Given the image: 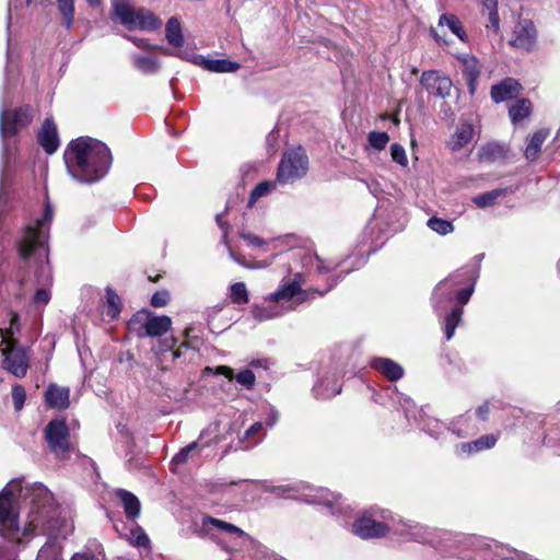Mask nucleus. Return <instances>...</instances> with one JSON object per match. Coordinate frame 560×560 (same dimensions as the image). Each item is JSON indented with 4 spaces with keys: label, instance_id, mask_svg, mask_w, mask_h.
Listing matches in <instances>:
<instances>
[{
    "label": "nucleus",
    "instance_id": "nucleus-1",
    "mask_svg": "<svg viewBox=\"0 0 560 560\" xmlns=\"http://www.w3.org/2000/svg\"><path fill=\"white\" fill-rule=\"evenodd\" d=\"M282 256L288 264V277L266 301L280 305L289 303L288 310H294L316 295H326L343 279V273L349 272L337 273L338 262L322 259L311 248H291Z\"/></svg>",
    "mask_w": 560,
    "mask_h": 560
},
{
    "label": "nucleus",
    "instance_id": "nucleus-2",
    "mask_svg": "<svg viewBox=\"0 0 560 560\" xmlns=\"http://www.w3.org/2000/svg\"><path fill=\"white\" fill-rule=\"evenodd\" d=\"M485 254H478L465 266L458 268L434 287L431 305L440 318L445 339L450 341L462 322L464 306L475 292Z\"/></svg>",
    "mask_w": 560,
    "mask_h": 560
},
{
    "label": "nucleus",
    "instance_id": "nucleus-3",
    "mask_svg": "<svg viewBox=\"0 0 560 560\" xmlns=\"http://www.w3.org/2000/svg\"><path fill=\"white\" fill-rule=\"evenodd\" d=\"M54 212H42V217L25 226L19 242L21 261L31 269L28 281L34 287L32 305L45 307L51 299L54 277L49 264L48 236Z\"/></svg>",
    "mask_w": 560,
    "mask_h": 560
},
{
    "label": "nucleus",
    "instance_id": "nucleus-4",
    "mask_svg": "<svg viewBox=\"0 0 560 560\" xmlns=\"http://www.w3.org/2000/svg\"><path fill=\"white\" fill-rule=\"evenodd\" d=\"M21 499L28 500L31 504L26 525L33 512L43 511L45 514V510L55 503L52 493L40 482L24 485L22 479H13L0 491V536L18 546L22 544L19 525Z\"/></svg>",
    "mask_w": 560,
    "mask_h": 560
},
{
    "label": "nucleus",
    "instance_id": "nucleus-5",
    "mask_svg": "<svg viewBox=\"0 0 560 560\" xmlns=\"http://www.w3.org/2000/svg\"><path fill=\"white\" fill-rule=\"evenodd\" d=\"M70 176L83 184H94L108 173L112 154L108 147L93 138L72 140L63 154Z\"/></svg>",
    "mask_w": 560,
    "mask_h": 560
},
{
    "label": "nucleus",
    "instance_id": "nucleus-6",
    "mask_svg": "<svg viewBox=\"0 0 560 560\" xmlns=\"http://www.w3.org/2000/svg\"><path fill=\"white\" fill-rule=\"evenodd\" d=\"M72 530V523L61 516L60 508L55 502L52 506L45 510V514L43 511H35L31 514L30 523L22 530V536L43 535L47 537L36 560H62L59 539H66Z\"/></svg>",
    "mask_w": 560,
    "mask_h": 560
},
{
    "label": "nucleus",
    "instance_id": "nucleus-7",
    "mask_svg": "<svg viewBox=\"0 0 560 560\" xmlns=\"http://www.w3.org/2000/svg\"><path fill=\"white\" fill-rule=\"evenodd\" d=\"M10 327L0 328V346L3 347L1 352L4 357L3 368L15 377H24L28 370V357L26 348L19 345L13 335L19 329V315L11 312Z\"/></svg>",
    "mask_w": 560,
    "mask_h": 560
},
{
    "label": "nucleus",
    "instance_id": "nucleus-8",
    "mask_svg": "<svg viewBox=\"0 0 560 560\" xmlns=\"http://www.w3.org/2000/svg\"><path fill=\"white\" fill-rule=\"evenodd\" d=\"M395 514L377 506L363 511L352 523L351 533L363 540L393 535Z\"/></svg>",
    "mask_w": 560,
    "mask_h": 560
},
{
    "label": "nucleus",
    "instance_id": "nucleus-9",
    "mask_svg": "<svg viewBox=\"0 0 560 560\" xmlns=\"http://www.w3.org/2000/svg\"><path fill=\"white\" fill-rule=\"evenodd\" d=\"M406 223L402 212H373L363 230V237L371 243L369 252L376 250L388 237L402 231Z\"/></svg>",
    "mask_w": 560,
    "mask_h": 560
},
{
    "label": "nucleus",
    "instance_id": "nucleus-10",
    "mask_svg": "<svg viewBox=\"0 0 560 560\" xmlns=\"http://www.w3.org/2000/svg\"><path fill=\"white\" fill-rule=\"evenodd\" d=\"M479 537L439 528L433 549L445 557L471 558L480 547Z\"/></svg>",
    "mask_w": 560,
    "mask_h": 560
},
{
    "label": "nucleus",
    "instance_id": "nucleus-11",
    "mask_svg": "<svg viewBox=\"0 0 560 560\" xmlns=\"http://www.w3.org/2000/svg\"><path fill=\"white\" fill-rule=\"evenodd\" d=\"M34 118V109L28 106H20L15 108L2 106L0 110V135L3 144V155L11 154L12 142L15 136L26 128Z\"/></svg>",
    "mask_w": 560,
    "mask_h": 560
},
{
    "label": "nucleus",
    "instance_id": "nucleus-12",
    "mask_svg": "<svg viewBox=\"0 0 560 560\" xmlns=\"http://www.w3.org/2000/svg\"><path fill=\"white\" fill-rule=\"evenodd\" d=\"M113 20L119 21L129 31L142 30L154 31L159 28L162 21L150 10L144 8L136 9L128 0H112Z\"/></svg>",
    "mask_w": 560,
    "mask_h": 560
},
{
    "label": "nucleus",
    "instance_id": "nucleus-13",
    "mask_svg": "<svg viewBox=\"0 0 560 560\" xmlns=\"http://www.w3.org/2000/svg\"><path fill=\"white\" fill-rule=\"evenodd\" d=\"M439 528L431 527L413 520H405L395 514L393 535L405 541H412L434 547Z\"/></svg>",
    "mask_w": 560,
    "mask_h": 560
},
{
    "label": "nucleus",
    "instance_id": "nucleus-14",
    "mask_svg": "<svg viewBox=\"0 0 560 560\" xmlns=\"http://www.w3.org/2000/svg\"><path fill=\"white\" fill-rule=\"evenodd\" d=\"M308 170V159L302 148L288 150L279 164L277 180L282 184L292 183L303 177Z\"/></svg>",
    "mask_w": 560,
    "mask_h": 560
},
{
    "label": "nucleus",
    "instance_id": "nucleus-15",
    "mask_svg": "<svg viewBox=\"0 0 560 560\" xmlns=\"http://www.w3.org/2000/svg\"><path fill=\"white\" fill-rule=\"evenodd\" d=\"M45 440L50 452L58 459L70 457L72 446L70 443V431L63 419H52L44 430Z\"/></svg>",
    "mask_w": 560,
    "mask_h": 560
},
{
    "label": "nucleus",
    "instance_id": "nucleus-16",
    "mask_svg": "<svg viewBox=\"0 0 560 560\" xmlns=\"http://www.w3.org/2000/svg\"><path fill=\"white\" fill-rule=\"evenodd\" d=\"M170 54L177 56L182 59L188 60L195 65H198V66L202 67L203 69L211 71V72H218V73L235 72L241 67V65L238 62L232 61L230 59L207 58L202 55H198L195 52L178 51V52H170Z\"/></svg>",
    "mask_w": 560,
    "mask_h": 560
},
{
    "label": "nucleus",
    "instance_id": "nucleus-17",
    "mask_svg": "<svg viewBox=\"0 0 560 560\" xmlns=\"http://www.w3.org/2000/svg\"><path fill=\"white\" fill-rule=\"evenodd\" d=\"M498 436L490 433L481 435L480 438L469 441L462 442L454 446V454L460 458H467L479 454L483 451L491 450L495 446Z\"/></svg>",
    "mask_w": 560,
    "mask_h": 560
},
{
    "label": "nucleus",
    "instance_id": "nucleus-18",
    "mask_svg": "<svg viewBox=\"0 0 560 560\" xmlns=\"http://www.w3.org/2000/svg\"><path fill=\"white\" fill-rule=\"evenodd\" d=\"M420 83L430 94L441 98L450 96L453 85L450 78L440 75L439 72L433 70L423 71Z\"/></svg>",
    "mask_w": 560,
    "mask_h": 560
},
{
    "label": "nucleus",
    "instance_id": "nucleus-19",
    "mask_svg": "<svg viewBox=\"0 0 560 560\" xmlns=\"http://www.w3.org/2000/svg\"><path fill=\"white\" fill-rule=\"evenodd\" d=\"M514 37L510 44L516 48L530 51L536 45L537 32L530 20H521L514 27Z\"/></svg>",
    "mask_w": 560,
    "mask_h": 560
},
{
    "label": "nucleus",
    "instance_id": "nucleus-20",
    "mask_svg": "<svg viewBox=\"0 0 560 560\" xmlns=\"http://www.w3.org/2000/svg\"><path fill=\"white\" fill-rule=\"evenodd\" d=\"M342 389L336 373L327 372L317 380L312 392L313 396L318 400L331 399L340 394Z\"/></svg>",
    "mask_w": 560,
    "mask_h": 560
},
{
    "label": "nucleus",
    "instance_id": "nucleus-21",
    "mask_svg": "<svg viewBox=\"0 0 560 560\" xmlns=\"http://www.w3.org/2000/svg\"><path fill=\"white\" fill-rule=\"evenodd\" d=\"M542 444L560 455V402L557 413L544 422Z\"/></svg>",
    "mask_w": 560,
    "mask_h": 560
},
{
    "label": "nucleus",
    "instance_id": "nucleus-22",
    "mask_svg": "<svg viewBox=\"0 0 560 560\" xmlns=\"http://www.w3.org/2000/svg\"><path fill=\"white\" fill-rule=\"evenodd\" d=\"M144 317L142 328L144 329V336L160 337L164 335L172 325V319L166 315L151 316L148 313H138L136 319Z\"/></svg>",
    "mask_w": 560,
    "mask_h": 560
},
{
    "label": "nucleus",
    "instance_id": "nucleus-23",
    "mask_svg": "<svg viewBox=\"0 0 560 560\" xmlns=\"http://www.w3.org/2000/svg\"><path fill=\"white\" fill-rule=\"evenodd\" d=\"M370 365L389 382H397L405 375L404 368L389 358L375 357L370 361Z\"/></svg>",
    "mask_w": 560,
    "mask_h": 560
},
{
    "label": "nucleus",
    "instance_id": "nucleus-24",
    "mask_svg": "<svg viewBox=\"0 0 560 560\" xmlns=\"http://www.w3.org/2000/svg\"><path fill=\"white\" fill-rule=\"evenodd\" d=\"M37 139L47 154H52L59 147L57 127L52 118H46L37 133Z\"/></svg>",
    "mask_w": 560,
    "mask_h": 560
},
{
    "label": "nucleus",
    "instance_id": "nucleus-25",
    "mask_svg": "<svg viewBox=\"0 0 560 560\" xmlns=\"http://www.w3.org/2000/svg\"><path fill=\"white\" fill-rule=\"evenodd\" d=\"M521 84L513 78H506L491 88V97L495 103H501L521 93Z\"/></svg>",
    "mask_w": 560,
    "mask_h": 560
},
{
    "label": "nucleus",
    "instance_id": "nucleus-26",
    "mask_svg": "<svg viewBox=\"0 0 560 560\" xmlns=\"http://www.w3.org/2000/svg\"><path fill=\"white\" fill-rule=\"evenodd\" d=\"M474 138V127L469 122H460L454 133L446 142V147L453 151H459L471 142Z\"/></svg>",
    "mask_w": 560,
    "mask_h": 560
},
{
    "label": "nucleus",
    "instance_id": "nucleus-27",
    "mask_svg": "<svg viewBox=\"0 0 560 560\" xmlns=\"http://www.w3.org/2000/svg\"><path fill=\"white\" fill-rule=\"evenodd\" d=\"M69 389L50 384L45 392V401L47 406L55 409H66L69 407Z\"/></svg>",
    "mask_w": 560,
    "mask_h": 560
},
{
    "label": "nucleus",
    "instance_id": "nucleus-28",
    "mask_svg": "<svg viewBox=\"0 0 560 560\" xmlns=\"http://www.w3.org/2000/svg\"><path fill=\"white\" fill-rule=\"evenodd\" d=\"M447 431L457 436L465 439L477 431L476 425L472 423L471 416L468 413L460 415L454 418L447 427Z\"/></svg>",
    "mask_w": 560,
    "mask_h": 560
},
{
    "label": "nucleus",
    "instance_id": "nucleus-29",
    "mask_svg": "<svg viewBox=\"0 0 560 560\" xmlns=\"http://www.w3.org/2000/svg\"><path fill=\"white\" fill-rule=\"evenodd\" d=\"M116 495L122 503L126 517L135 521L139 516L141 510L139 499L132 492L125 489H118L116 491Z\"/></svg>",
    "mask_w": 560,
    "mask_h": 560
},
{
    "label": "nucleus",
    "instance_id": "nucleus-30",
    "mask_svg": "<svg viewBox=\"0 0 560 560\" xmlns=\"http://www.w3.org/2000/svg\"><path fill=\"white\" fill-rule=\"evenodd\" d=\"M506 158V149L497 142H489L478 151V160L482 163H494Z\"/></svg>",
    "mask_w": 560,
    "mask_h": 560
},
{
    "label": "nucleus",
    "instance_id": "nucleus-31",
    "mask_svg": "<svg viewBox=\"0 0 560 560\" xmlns=\"http://www.w3.org/2000/svg\"><path fill=\"white\" fill-rule=\"evenodd\" d=\"M202 528L207 532H210L212 529H217L219 532L225 533L228 535H236V536H243L244 532L240 527L235 526L232 523H228L225 521L206 515L202 517L201 522Z\"/></svg>",
    "mask_w": 560,
    "mask_h": 560
},
{
    "label": "nucleus",
    "instance_id": "nucleus-32",
    "mask_svg": "<svg viewBox=\"0 0 560 560\" xmlns=\"http://www.w3.org/2000/svg\"><path fill=\"white\" fill-rule=\"evenodd\" d=\"M548 135L549 131L547 129H540L529 137L524 150V156L527 161H535L537 159Z\"/></svg>",
    "mask_w": 560,
    "mask_h": 560
},
{
    "label": "nucleus",
    "instance_id": "nucleus-33",
    "mask_svg": "<svg viewBox=\"0 0 560 560\" xmlns=\"http://www.w3.org/2000/svg\"><path fill=\"white\" fill-rule=\"evenodd\" d=\"M203 436V432H201L199 440L194 441L186 445L185 447H182L172 458L171 464L172 465H183L187 463L189 457H194L200 453V451L207 446H209L208 443L200 444V440Z\"/></svg>",
    "mask_w": 560,
    "mask_h": 560
},
{
    "label": "nucleus",
    "instance_id": "nucleus-34",
    "mask_svg": "<svg viewBox=\"0 0 560 560\" xmlns=\"http://www.w3.org/2000/svg\"><path fill=\"white\" fill-rule=\"evenodd\" d=\"M439 26H446L459 40L466 43L468 40V36L464 30L463 23L453 13H444L439 19Z\"/></svg>",
    "mask_w": 560,
    "mask_h": 560
},
{
    "label": "nucleus",
    "instance_id": "nucleus-35",
    "mask_svg": "<svg viewBox=\"0 0 560 560\" xmlns=\"http://www.w3.org/2000/svg\"><path fill=\"white\" fill-rule=\"evenodd\" d=\"M316 498L317 500L315 502L325 505L332 514L341 512L343 505L341 494L330 492L327 489H322Z\"/></svg>",
    "mask_w": 560,
    "mask_h": 560
},
{
    "label": "nucleus",
    "instance_id": "nucleus-36",
    "mask_svg": "<svg viewBox=\"0 0 560 560\" xmlns=\"http://www.w3.org/2000/svg\"><path fill=\"white\" fill-rule=\"evenodd\" d=\"M419 425L423 432L435 440H440L444 435L445 431H447L448 427V424L431 417H422Z\"/></svg>",
    "mask_w": 560,
    "mask_h": 560
},
{
    "label": "nucleus",
    "instance_id": "nucleus-37",
    "mask_svg": "<svg viewBox=\"0 0 560 560\" xmlns=\"http://www.w3.org/2000/svg\"><path fill=\"white\" fill-rule=\"evenodd\" d=\"M481 7L483 12L488 14L489 24H487V28L498 34L500 32L498 0H481Z\"/></svg>",
    "mask_w": 560,
    "mask_h": 560
},
{
    "label": "nucleus",
    "instance_id": "nucleus-38",
    "mask_svg": "<svg viewBox=\"0 0 560 560\" xmlns=\"http://www.w3.org/2000/svg\"><path fill=\"white\" fill-rule=\"evenodd\" d=\"M532 113V104L528 100L521 98L509 108V115L513 124L524 120Z\"/></svg>",
    "mask_w": 560,
    "mask_h": 560
},
{
    "label": "nucleus",
    "instance_id": "nucleus-39",
    "mask_svg": "<svg viewBox=\"0 0 560 560\" xmlns=\"http://www.w3.org/2000/svg\"><path fill=\"white\" fill-rule=\"evenodd\" d=\"M165 36L168 44L175 47H180L183 45L184 37L182 34V27L179 21L176 18H171L166 22Z\"/></svg>",
    "mask_w": 560,
    "mask_h": 560
},
{
    "label": "nucleus",
    "instance_id": "nucleus-40",
    "mask_svg": "<svg viewBox=\"0 0 560 560\" xmlns=\"http://www.w3.org/2000/svg\"><path fill=\"white\" fill-rule=\"evenodd\" d=\"M121 311V301L118 294L112 289L106 288V303L104 306L105 315L109 319H115L118 317Z\"/></svg>",
    "mask_w": 560,
    "mask_h": 560
},
{
    "label": "nucleus",
    "instance_id": "nucleus-41",
    "mask_svg": "<svg viewBox=\"0 0 560 560\" xmlns=\"http://www.w3.org/2000/svg\"><path fill=\"white\" fill-rule=\"evenodd\" d=\"M462 61H463V66H464V69H463L464 75L472 91L474 83L476 82V80L478 79V77L480 74L479 62H478L477 58L474 56H465L462 59Z\"/></svg>",
    "mask_w": 560,
    "mask_h": 560
},
{
    "label": "nucleus",
    "instance_id": "nucleus-42",
    "mask_svg": "<svg viewBox=\"0 0 560 560\" xmlns=\"http://www.w3.org/2000/svg\"><path fill=\"white\" fill-rule=\"evenodd\" d=\"M56 2L62 18V25L70 30L74 21V0H56Z\"/></svg>",
    "mask_w": 560,
    "mask_h": 560
},
{
    "label": "nucleus",
    "instance_id": "nucleus-43",
    "mask_svg": "<svg viewBox=\"0 0 560 560\" xmlns=\"http://www.w3.org/2000/svg\"><path fill=\"white\" fill-rule=\"evenodd\" d=\"M135 67L143 73H155L159 70V62L155 58L149 56H133Z\"/></svg>",
    "mask_w": 560,
    "mask_h": 560
},
{
    "label": "nucleus",
    "instance_id": "nucleus-44",
    "mask_svg": "<svg viewBox=\"0 0 560 560\" xmlns=\"http://www.w3.org/2000/svg\"><path fill=\"white\" fill-rule=\"evenodd\" d=\"M427 225L430 230L438 233L439 235H447L454 230L451 220L442 219L436 215L431 217L427 221Z\"/></svg>",
    "mask_w": 560,
    "mask_h": 560
},
{
    "label": "nucleus",
    "instance_id": "nucleus-45",
    "mask_svg": "<svg viewBox=\"0 0 560 560\" xmlns=\"http://www.w3.org/2000/svg\"><path fill=\"white\" fill-rule=\"evenodd\" d=\"M265 430L264 422L256 421L244 432L242 441H252V445H256L265 436Z\"/></svg>",
    "mask_w": 560,
    "mask_h": 560
},
{
    "label": "nucleus",
    "instance_id": "nucleus-46",
    "mask_svg": "<svg viewBox=\"0 0 560 560\" xmlns=\"http://www.w3.org/2000/svg\"><path fill=\"white\" fill-rule=\"evenodd\" d=\"M503 190L494 189L474 197L472 201L478 208H488L495 205V200L503 195Z\"/></svg>",
    "mask_w": 560,
    "mask_h": 560
},
{
    "label": "nucleus",
    "instance_id": "nucleus-47",
    "mask_svg": "<svg viewBox=\"0 0 560 560\" xmlns=\"http://www.w3.org/2000/svg\"><path fill=\"white\" fill-rule=\"evenodd\" d=\"M231 301L235 304H245L248 302V291L244 282H236L230 289Z\"/></svg>",
    "mask_w": 560,
    "mask_h": 560
},
{
    "label": "nucleus",
    "instance_id": "nucleus-48",
    "mask_svg": "<svg viewBox=\"0 0 560 560\" xmlns=\"http://www.w3.org/2000/svg\"><path fill=\"white\" fill-rule=\"evenodd\" d=\"M253 317L258 322L267 320L273 317H277L282 314V312L278 311L276 306H254L252 311Z\"/></svg>",
    "mask_w": 560,
    "mask_h": 560
},
{
    "label": "nucleus",
    "instance_id": "nucleus-49",
    "mask_svg": "<svg viewBox=\"0 0 560 560\" xmlns=\"http://www.w3.org/2000/svg\"><path fill=\"white\" fill-rule=\"evenodd\" d=\"M275 188V183L266 180L259 183L250 192L247 207H253L260 197L267 196Z\"/></svg>",
    "mask_w": 560,
    "mask_h": 560
},
{
    "label": "nucleus",
    "instance_id": "nucleus-50",
    "mask_svg": "<svg viewBox=\"0 0 560 560\" xmlns=\"http://www.w3.org/2000/svg\"><path fill=\"white\" fill-rule=\"evenodd\" d=\"M226 212H219L217 215H215V222L218 224V226L221 229L222 231V240H221V243L224 244L229 250V254H230V257L237 261L231 246L229 245V241H228V234H229V230H230V225L228 223V221L225 220L224 218V214Z\"/></svg>",
    "mask_w": 560,
    "mask_h": 560
},
{
    "label": "nucleus",
    "instance_id": "nucleus-51",
    "mask_svg": "<svg viewBox=\"0 0 560 560\" xmlns=\"http://www.w3.org/2000/svg\"><path fill=\"white\" fill-rule=\"evenodd\" d=\"M394 396L396 398H398V402L400 404V397L396 393V388H392V387L385 388L384 392H382V393L373 390L372 400L378 405L388 406L389 400L394 402V400H395Z\"/></svg>",
    "mask_w": 560,
    "mask_h": 560
},
{
    "label": "nucleus",
    "instance_id": "nucleus-52",
    "mask_svg": "<svg viewBox=\"0 0 560 560\" xmlns=\"http://www.w3.org/2000/svg\"><path fill=\"white\" fill-rule=\"evenodd\" d=\"M10 187L11 177L9 172L4 170L0 177V207H4L5 205H8L11 198Z\"/></svg>",
    "mask_w": 560,
    "mask_h": 560
},
{
    "label": "nucleus",
    "instance_id": "nucleus-53",
    "mask_svg": "<svg viewBox=\"0 0 560 560\" xmlns=\"http://www.w3.org/2000/svg\"><path fill=\"white\" fill-rule=\"evenodd\" d=\"M368 141L373 149L381 151L388 144L389 136L385 131H371Z\"/></svg>",
    "mask_w": 560,
    "mask_h": 560
},
{
    "label": "nucleus",
    "instance_id": "nucleus-54",
    "mask_svg": "<svg viewBox=\"0 0 560 560\" xmlns=\"http://www.w3.org/2000/svg\"><path fill=\"white\" fill-rule=\"evenodd\" d=\"M12 401L13 407L16 411L22 410L24 407L25 398H26V392L24 387L20 384H15L12 386Z\"/></svg>",
    "mask_w": 560,
    "mask_h": 560
},
{
    "label": "nucleus",
    "instance_id": "nucleus-55",
    "mask_svg": "<svg viewBox=\"0 0 560 560\" xmlns=\"http://www.w3.org/2000/svg\"><path fill=\"white\" fill-rule=\"evenodd\" d=\"M234 378L238 384L247 389L253 388L256 381L254 372L249 369L240 371Z\"/></svg>",
    "mask_w": 560,
    "mask_h": 560
},
{
    "label": "nucleus",
    "instance_id": "nucleus-56",
    "mask_svg": "<svg viewBox=\"0 0 560 560\" xmlns=\"http://www.w3.org/2000/svg\"><path fill=\"white\" fill-rule=\"evenodd\" d=\"M390 156L395 163H397L404 167H406L408 165V158H407L406 151L402 145H400L398 143L392 144L390 145Z\"/></svg>",
    "mask_w": 560,
    "mask_h": 560
},
{
    "label": "nucleus",
    "instance_id": "nucleus-57",
    "mask_svg": "<svg viewBox=\"0 0 560 560\" xmlns=\"http://www.w3.org/2000/svg\"><path fill=\"white\" fill-rule=\"evenodd\" d=\"M168 301H170V293L166 290L156 291L151 296V305L154 307H163L168 303Z\"/></svg>",
    "mask_w": 560,
    "mask_h": 560
},
{
    "label": "nucleus",
    "instance_id": "nucleus-58",
    "mask_svg": "<svg viewBox=\"0 0 560 560\" xmlns=\"http://www.w3.org/2000/svg\"><path fill=\"white\" fill-rule=\"evenodd\" d=\"M278 420H279L278 411L273 407H269L267 417H266L265 421H262L266 429L272 428L278 422Z\"/></svg>",
    "mask_w": 560,
    "mask_h": 560
},
{
    "label": "nucleus",
    "instance_id": "nucleus-59",
    "mask_svg": "<svg viewBox=\"0 0 560 560\" xmlns=\"http://www.w3.org/2000/svg\"><path fill=\"white\" fill-rule=\"evenodd\" d=\"M240 236L243 240L247 241L248 244L254 246V247H259V246L265 244V241L261 237H259V236H257L255 234H252V233L241 232Z\"/></svg>",
    "mask_w": 560,
    "mask_h": 560
},
{
    "label": "nucleus",
    "instance_id": "nucleus-60",
    "mask_svg": "<svg viewBox=\"0 0 560 560\" xmlns=\"http://www.w3.org/2000/svg\"><path fill=\"white\" fill-rule=\"evenodd\" d=\"M475 415L477 418H479L481 421H487L490 415V404L489 401H485L480 406L476 408Z\"/></svg>",
    "mask_w": 560,
    "mask_h": 560
},
{
    "label": "nucleus",
    "instance_id": "nucleus-61",
    "mask_svg": "<svg viewBox=\"0 0 560 560\" xmlns=\"http://www.w3.org/2000/svg\"><path fill=\"white\" fill-rule=\"evenodd\" d=\"M102 553L98 552V555H95L93 552H82V553H75L71 560H101Z\"/></svg>",
    "mask_w": 560,
    "mask_h": 560
},
{
    "label": "nucleus",
    "instance_id": "nucleus-62",
    "mask_svg": "<svg viewBox=\"0 0 560 560\" xmlns=\"http://www.w3.org/2000/svg\"><path fill=\"white\" fill-rule=\"evenodd\" d=\"M264 490L266 492H270V493H273L276 495H284L287 492H289L291 490V488L289 486H278V487H269V486H264Z\"/></svg>",
    "mask_w": 560,
    "mask_h": 560
},
{
    "label": "nucleus",
    "instance_id": "nucleus-63",
    "mask_svg": "<svg viewBox=\"0 0 560 560\" xmlns=\"http://www.w3.org/2000/svg\"><path fill=\"white\" fill-rule=\"evenodd\" d=\"M125 37L128 40L132 42L138 48H141V49H150L151 48L149 43L143 38H139V37L130 36V35H125Z\"/></svg>",
    "mask_w": 560,
    "mask_h": 560
},
{
    "label": "nucleus",
    "instance_id": "nucleus-64",
    "mask_svg": "<svg viewBox=\"0 0 560 560\" xmlns=\"http://www.w3.org/2000/svg\"><path fill=\"white\" fill-rule=\"evenodd\" d=\"M149 542H150L149 537L143 532H140L133 538V544L138 547H145L149 545Z\"/></svg>",
    "mask_w": 560,
    "mask_h": 560
}]
</instances>
